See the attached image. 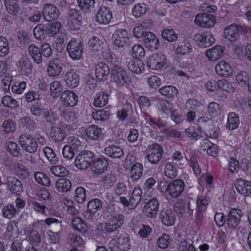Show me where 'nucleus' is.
<instances>
[{"mask_svg": "<svg viewBox=\"0 0 251 251\" xmlns=\"http://www.w3.org/2000/svg\"><path fill=\"white\" fill-rule=\"evenodd\" d=\"M75 201L79 203H82L86 199L85 189L82 187H78L75 189Z\"/></svg>", "mask_w": 251, "mask_h": 251, "instance_id": "obj_62", "label": "nucleus"}, {"mask_svg": "<svg viewBox=\"0 0 251 251\" xmlns=\"http://www.w3.org/2000/svg\"><path fill=\"white\" fill-rule=\"evenodd\" d=\"M18 211L13 205L8 204L4 206L2 209V215L4 217L11 219L13 217Z\"/></svg>", "mask_w": 251, "mask_h": 251, "instance_id": "obj_51", "label": "nucleus"}, {"mask_svg": "<svg viewBox=\"0 0 251 251\" xmlns=\"http://www.w3.org/2000/svg\"><path fill=\"white\" fill-rule=\"evenodd\" d=\"M113 42L119 48H125L129 45V38L127 31L124 29L116 30L113 35Z\"/></svg>", "mask_w": 251, "mask_h": 251, "instance_id": "obj_8", "label": "nucleus"}, {"mask_svg": "<svg viewBox=\"0 0 251 251\" xmlns=\"http://www.w3.org/2000/svg\"><path fill=\"white\" fill-rule=\"evenodd\" d=\"M65 68L64 62L59 59L50 61L48 67V73L51 77L58 76Z\"/></svg>", "mask_w": 251, "mask_h": 251, "instance_id": "obj_13", "label": "nucleus"}, {"mask_svg": "<svg viewBox=\"0 0 251 251\" xmlns=\"http://www.w3.org/2000/svg\"><path fill=\"white\" fill-rule=\"evenodd\" d=\"M50 134L51 139L55 142H61L65 137L64 130L60 127L52 128Z\"/></svg>", "mask_w": 251, "mask_h": 251, "instance_id": "obj_44", "label": "nucleus"}, {"mask_svg": "<svg viewBox=\"0 0 251 251\" xmlns=\"http://www.w3.org/2000/svg\"><path fill=\"white\" fill-rule=\"evenodd\" d=\"M5 149L13 157H18L21 154V150L16 142L12 141L6 142Z\"/></svg>", "mask_w": 251, "mask_h": 251, "instance_id": "obj_33", "label": "nucleus"}, {"mask_svg": "<svg viewBox=\"0 0 251 251\" xmlns=\"http://www.w3.org/2000/svg\"><path fill=\"white\" fill-rule=\"evenodd\" d=\"M67 50L70 57L74 60H79L83 53L81 44L75 40H71L67 46Z\"/></svg>", "mask_w": 251, "mask_h": 251, "instance_id": "obj_10", "label": "nucleus"}, {"mask_svg": "<svg viewBox=\"0 0 251 251\" xmlns=\"http://www.w3.org/2000/svg\"><path fill=\"white\" fill-rule=\"evenodd\" d=\"M86 136L91 140H97L102 135L101 128L97 126L91 125L85 129Z\"/></svg>", "mask_w": 251, "mask_h": 251, "instance_id": "obj_30", "label": "nucleus"}, {"mask_svg": "<svg viewBox=\"0 0 251 251\" xmlns=\"http://www.w3.org/2000/svg\"><path fill=\"white\" fill-rule=\"evenodd\" d=\"M43 151L46 158L51 164H54L57 163L58 158L54 151L51 148L46 147L44 149Z\"/></svg>", "mask_w": 251, "mask_h": 251, "instance_id": "obj_57", "label": "nucleus"}, {"mask_svg": "<svg viewBox=\"0 0 251 251\" xmlns=\"http://www.w3.org/2000/svg\"><path fill=\"white\" fill-rule=\"evenodd\" d=\"M17 65L21 72L25 75H29L31 74L32 70V65L29 63L28 60L25 58L20 59L17 62Z\"/></svg>", "mask_w": 251, "mask_h": 251, "instance_id": "obj_39", "label": "nucleus"}, {"mask_svg": "<svg viewBox=\"0 0 251 251\" xmlns=\"http://www.w3.org/2000/svg\"><path fill=\"white\" fill-rule=\"evenodd\" d=\"M159 217L162 223L167 226H172L175 223V215L171 209H163L161 211Z\"/></svg>", "mask_w": 251, "mask_h": 251, "instance_id": "obj_25", "label": "nucleus"}, {"mask_svg": "<svg viewBox=\"0 0 251 251\" xmlns=\"http://www.w3.org/2000/svg\"><path fill=\"white\" fill-rule=\"evenodd\" d=\"M127 67L130 71L137 74H141L145 70L144 62L137 58L132 59L129 61Z\"/></svg>", "mask_w": 251, "mask_h": 251, "instance_id": "obj_27", "label": "nucleus"}, {"mask_svg": "<svg viewBox=\"0 0 251 251\" xmlns=\"http://www.w3.org/2000/svg\"><path fill=\"white\" fill-rule=\"evenodd\" d=\"M102 208V202L99 199H94L90 201L87 204V209L91 214H95Z\"/></svg>", "mask_w": 251, "mask_h": 251, "instance_id": "obj_42", "label": "nucleus"}, {"mask_svg": "<svg viewBox=\"0 0 251 251\" xmlns=\"http://www.w3.org/2000/svg\"><path fill=\"white\" fill-rule=\"evenodd\" d=\"M109 165V163L105 158H97L93 160L92 166L95 168L96 172L102 174L106 170Z\"/></svg>", "mask_w": 251, "mask_h": 251, "instance_id": "obj_29", "label": "nucleus"}, {"mask_svg": "<svg viewBox=\"0 0 251 251\" xmlns=\"http://www.w3.org/2000/svg\"><path fill=\"white\" fill-rule=\"evenodd\" d=\"M72 225L74 229L82 233H85L87 229V225L79 218H75L72 221Z\"/></svg>", "mask_w": 251, "mask_h": 251, "instance_id": "obj_49", "label": "nucleus"}, {"mask_svg": "<svg viewBox=\"0 0 251 251\" xmlns=\"http://www.w3.org/2000/svg\"><path fill=\"white\" fill-rule=\"evenodd\" d=\"M142 191L140 188L135 187L130 197L129 202L131 208H134L136 207L141 200Z\"/></svg>", "mask_w": 251, "mask_h": 251, "instance_id": "obj_36", "label": "nucleus"}, {"mask_svg": "<svg viewBox=\"0 0 251 251\" xmlns=\"http://www.w3.org/2000/svg\"><path fill=\"white\" fill-rule=\"evenodd\" d=\"M120 249L123 251H127L130 248L129 236L127 234H124L118 239Z\"/></svg>", "mask_w": 251, "mask_h": 251, "instance_id": "obj_54", "label": "nucleus"}, {"mask_svg": "<svg viewBox=\"0 0 251 251\" xmlns=\"http://www.w3.org/2000/svg\"><path fill=\"white\" fill-rule=\"evenodd\" d=\"M61 24L59 22H54L45 25V29L47 34L50 37H52L56 35L59 31Z\"/></svg>", "mask_w": 251, "mask_h": 251, "instance_id": "obj_45", "label": "nucleus"}, {"mask_svg": "<svg viewBox=\"0 0 251 251\" xmlns=\"http://www.w3.org/2000/svg\"><path fill=\"white\" fill-rule=\"evenodd\" d=\"M95 159V155L93 152L88 151H82L75 158V165L79 169L85 170L92 166Z\"/></svg>", "mask_w": 251, "mask_h": 251, "instance_id": "obj_3", "label": "nucleus"}, {"mask_svg": "<svg viewBox=\"0 0 251 251\" xmlns=\"http://www.w3.org/2000/svg\"><path fill=\"white\" fill-rule=\"evenodd\" d=\"M164 174L168 178L173 179L176 176L177 171L170 163H168L165 167Z\"/></svg>", "mask_w": 251, "mask_h": 251, "instance_id": "obj_58", "label": "nucleus"}, {"mask_svg": "<svg viewBox=\"0 0 251 251\" xmlns=\"http://www.w3.org/2000/svg\"><path fill=\"white\" fill-rule=\"evenodd\" d=\"M19 143L22 148L26 152L34 153L38 149L35 139L30 134H22L19 138Z\"/></svg>", "mask_w": 251, "mask_h": 251, "instance_id": "obj_4", "label": "nucleus"}, {"mask_svg": "<svg viewBox=\"0 0 251 251\" xmlns=\"http://www.w3.org/2000/svg\"><path fill=\"white\" fill-rule=\"evenodd\" d=\"M195 22L196 25L200 26L210 28L214 25L216 21L212 14L201 13L196 16Z\"/></svg>", "mask_w": 251, "mask_h": 251, "instance_id": "obj_11", "label": "nucleus"}, {"mask_svg": "<svg viewBox=\"0 0 251 251\" xmlns=\"http://www.w3.org/2000/svg\"><path fill=\"white\" fill-rule=\"evenodd\" d=\"M167 59L162 53H154L151 55L147 59L148 67L153 70H161L166 65Z\"/></svg>", "mask_w": 251, "mask_h": 251, "instance_id": "obj_7", "label": "nucleus"}, {"mask_svg": "<svg viewBox=\"0 0 251 251\" xmlns=\"http://www.w3.org/2000/svg\"><path fill=\"white\" fill-rule=\"evenodd\" d=\"M9 48L7 40L3 36L0 37V56H4L9 52Z\"/></svg>", "mask_w": 251, "mask_h": 251, "instance_id": "obj_59", "label": "nucleus"}, {"mask_svg": "<svg viewBox=\"0 0 251 251\" xmlns=\"http://www.w3.org/2000/svg\"><path fill=\"white\" fill-rule=\"evenodd\" d=\"M34 178L37 182L42 185L48 187L50 185V180L49 177L42 172H38L34 174Z\"/></svg>", "mask_w": 251, "mask_h": 251, "instance_id": "obj_47", "label": "nucleus"}, {"mask_svg": "<svg viewBox=\"0 0 251 251\" xmlns=\"http://www.w3.org/2000/svg\"><path fill=\"white\" fill-rule=\"evenodd\" d=\"M31 114L36 117L42 116L46 119V121L51 124L54 123L56 119L51 110H48L42 106L40 103H36L32 105L30 108Z\"/></svg>", "mask_w": 251, "mask_h": 251, "instance_id": "obj_5", "label": "nucleus"}, {"mask_svg": "<svg viewBox=\"0 0 251 251\" xmlns=\"http://www.w3.org/2000/svg\"><path fill=\"white\" fill-rule=\"evenodd\" d=\"M159 93L163 96L168 98H173L178 94V90L172 85L166 86L159 90Z\"/></svg>", "mask_w": 251, "mask_h": 251, "instance_id": "obj_43", "label": "nucleus"}, {"mask_svg": "<svg viewBox=\"0 0 251 251\" xmlns=\"http://www.w3.org/2000/svg\"><path fill=\"white\" fill-rule=\"evenodd\" d=\"M33 32L35 38L39 40H44L48 35L45 29V25H37L34 27Z\"/></svg>", "mask_w": 251, "mask_h": 251, "instance_id": "obj_46", "label": "nucleus"}, {"mask_svg": "<svg viewBox=\"0 0 251 251\" xmlns=\"http://www.w3.org/2000/svg\"><path fill=\"white\" fill-rule=\"evenodd\" d=\"M67 146L73 150L76 153L81 148V142L78 139L75 137H70L68 139Z\"/></svg>", "mask_w": 251, "mask_h": 251, "instance_id": "obj_50", "label": "nucleus"}, {"mask_svg": "<svg viewBox=\"0 0 251 251\" xmlns=\"http://www.w3.org/2000/svg\"><path fill=\"white\" fill-rule=\"evenodd\" d=\"M62 91V88L60 82L58 81H53L50 85V95L53 98H58Z\"/></svg>", "mask_w": 251, "mask_h": 251, "instance_id": "obj_56", "label": "nucleus"}, {"mask_svg": "<svg viewBox=\"0 0 251 251\" xmlns=\"http://www.w3.org/2000/svg\"><path fill=\"white\" fill-rule=\"evenodd\" d=\"M26 86V82L25 81L18 82H16L11 87V90L13 93L18 94H21L23 93Z\"/></svg>", "mask_w": 251, "mask_h": 251, "instance_id": "obj_64", "label": "nucleus"}, {"mask_svg": "<svg viewBox=\"0 0 251 251\" xmlns=\"http://www.w3.org/2000/svg\"><path fill=\"white\" fill-rule=\"evenodd\" d=\"M103 44L102 40L100 38L94 36L90 39L88 42L89 46L92 49L95 51H99L102 49V46Z\"/></svg>", "mask_w": 251, "mask_h": 251, "instance_id": "obj_53", "label": "nucleus"}, {"mask_svg": "<svg viewBox=\"0 0 251 251\" xmlns=\"http://www.w3.org/2000/svg\"><path fill=\"white\" fill-rule=\"evenodd\" d=\"M60 15V12L57 7L51 3L44 4L42 10V15L44 19L51 22L57 19Z\"/></svg>", "mask_w": 251, "mask_h": 251, "instance_id": "obj_12", "label": "nucleus"}, {"mask_svg": "<svg viewBox=\"0 0 251 251\" xmlns=\"http://www.w3.org/2000/svg\"><path fill=\"white\" fill-rule=\"evenodd\" d=\"M111 64L113 65L111 71L112 80L118 85H124L128 79L126 71L122 68L119 62H116V59L112 58Z\"/></svg>", "mask_w": 251, "mask_h": 251, "instance_id": "obj_1", "label": "nucleus"}, {"mask_svg": "<svg viewBox=\"0 0 251 251\" xmlns=\"http://www.w3.org/2000/svg\"><path fill=\"white\" fill-rule=\"evenodd\" d=\"M239 125L238 115L234 112L228 113L226 127L229 130L236 129Z\"/></svg>", "mask_w": 251, "mask_h": 251, "instance_id": "obj_35", "label": "nucleus"}, {"mask_svg": "<svg viewBox=\"0 0 251 251\" xmlns=\"http://www.w3.org/2000/svg\"><path fill=\"white\" fill-rule=\"evenodd\" d=\"M146 158L151 164H156L161 160L163 152L162 147L157 143L150 145L147 150Z\"/></svg>", "mask_w": 251, "mask_h": 251, "instance_id": "obj_6", "label": "nucleus"}, {"mask_svg": "<svg viewBox=\"0 0 251 251\" xmlns=\"http://www.w3.org/2000/svg\"><path fill=\"white\" fill-rule=\"evenodd\" d=\"M144 41L146 47L150 50H156L159 47V42L155 34L151 32L145 33Z\"/></svg>", "mask_w": 251, "mask_h": 251, "instance_id": "obj_18", "label": "nucleus"}, {"mask_svg": "<svg viewBox=\"0 0 251 251\" xmlns=\"http://www.w3.org/2000/svg\"><path fill=\"white\" fill-rule=\"evenodd\" d=\"M28 52L33 61L37 64H40L42 62V57L40 49L34 44L28 46Z\"/></svg>", "mask_w": 251, "mask_h": 251, "instance_id": "obj_32", "label": "nucleus"}, {"mask_svg": "<svg viewBox=\"0 0 251 251\" xmlns=\"http://www.w3.org/2000/svg\"><path fill=\"white\" fill-rule=\"evenodd\" d=\"M55 187L59 192H67L70 190L72 183L69 179L61 178H59L56 182Z\"/></svg>", "mask_w": 251, "mask_h": 251, "instance_id": "obj_37", "label": "nucleus"}, {"mask_svg": "<svg viewBox=\"0 0 251 251\" xmlns=\"http://www.w3.org/2000/svg\"><path fill=\"white\" fill-rule=\"evenodd\" d=\"M7 184L9 190L17 195H20L23 191L21 181L16 178L11 176L7 177Z\"/></svg>", "mask_w": 251, "mask_h": 251, "instance_id": "obj_21", "label": "nucleus"}, {"mask_svg": "<svg viewBox=\"0 0 251 251\" xmlns=\"http://www.w3.org/2000/svg\"><path fill=\"white\" fill-rule=\"evenodd\" d=\"M4 4L9 14L15 15L18 13L19 7L17 0H4Z\"/></svg>", "mask_w": 251, "mask_h": 251, "instance_id": "obj_41", "label": "nucleus"}, {"mask_svg": "<svg viewBox=\"0 0 251 251\" xmlns=\"http://www.w3.org/2000/svg\"><path fill=\"white\" fill-rule=\"evenodd\" d=\"M161 35L164 39H165L170 42H175L176 41L178 38V34L172 29H163L162 31Z\"/></svg>", "mask_w": 251, "mask_h": 251, "instance_id": "obj_48", "label": "nucleus"}, {"mask_svg": "<svg viewBox=\"0 0 251 251\" xmlns=\"http://www.w3.org/2000/svg\"><path fill=\"white\" fill-rule=\"evenodd\" d=\"M109 73L110 69L106 64L100 62L96 65L95 75L98 80L100 81L106 80Z\"/></svg>", "mask_w": 251, "mask_h": 251, "instance_id": "obj_20", "label": "nucleus"}, {"mask_svg": "<svg viewBox=\"0 0 251 251\" xmlns=\"http://www.w3.org/2000/svg\"><path fill=\"white\" fill-rule=\"evenodd\" d=\"M224 50V47L217 46L208 50L206 52V55L210 61H214L223 56Z\"/></svg>", "mask_w": 251, "mask_h": 251, "instance_id": "obj_28", "label": "nucleus"}, {"mask_svg": "<svg viewBox=\"0 0 251 251\" xmlns=\"http://www.w3.org/2000/svg\"><path fill=\"white\" fill-rule=\"evenodd\" d=\"M174 48L176 53L181 55L191 52L192 50L191 45L188 42L179 43L176 47L174 45Z\"/></svg>", "mask_w": 251, "mask_h": 251, "instance_id": "obj_40", "label": "nucleus"}, {"mask_svg": "<svg viewBox=\"0 0 251 251\" xmlns=\"http://www.w3.org/2000/svg\"><path fill=\"white\" fill-rule=\"evenodd\" d=\"M147 7L145 3H138L132 8V14L136 17H140L147 11Z\"/></svg>", "mask_w": 251, "mask_h": 251, "instance_id": "obj_52", "label": "nucleus"}, {"mask_svg": "<svg viewBox=\"0 0 251 251\" xmlns=\"http://www.w3.org/2000/svg\"><path fill=\"white\" fill-rule=\"evenodd\" d=\"M242 215L241 210L234 208L230 209L226 219L227 228L230 230H235L240 223Z\"/></svg>", "mask_w": 251, "mask_h": 251, "instance_id": "obj_9", "label": "nucleus"}, {"mask_svg": "<svg viewBox=\"0 0 251 251\" xmlns=\"http://www.w3.org/2000/svg\"><path fill=\"white\" fill-rule=\"evenodd\" d=\"M78 75L74 71L67 72L65 75V81L66 85L71 88H75L79 84Z\"/></svg>", "mask_w": 251, "mask_h": 251, "instance_id": "obj_26", "label": "nucleus"}, {"mask_svg": "<svg viewBox=\"0 0 251 251\" xmlns=\"http://www.w3.org/2000/svg\"><path fill=\"white\" fill-rule=\"evenodd\" d=\"M104 152L113 159H120L124 154L123 150L118 146H109L105 148Z\"/></svg>", "mask_w": 251, "mask_h": 251, "instance_id": "obj_24", "label": "nucleus"}, {"mask_svg": "<svg viewBox=\"0 0 251 251\" xmlns=\"http://www.w3.org/2000/svg\"><path fill=\"white\" fill-rule=\"evenodd\" d=\"M159 202L153 198L147 202L143 208V213L148 217H154L158 211Z\"/></svg>", "mask_w": 251, "mask_h": 251, "instance_id": "obj_16", "label": "nucleus"}, {"mask_svg": "<svg viewBox=\"0 0 251 251\" xmlns=\"http://www.w3.org/2000/svg\"><path fill=\"white\" fill-rule=\"evenodd\" d=\"M194 40L197 42L199 47L207 48L215 42V38L211 33L203 34H197L194 36Z\"/></svg>", "mask_w": 251, "mask_h": 251, "instance_id": "obj_15", "label": "nucleus"}, {"mask_svg": "<svg viewBox=\"0 0 251 251\" xmlns=\"http://www.w3.org/2000/svg\"><path fill=\"white\" fill-rule=\"evenodd\" d=\"M109 95L102 92L97 94L94 101V105L95 107H102L104 106L108 102Z\"/></svg>", "mask_w": 251, "mask_h": 251, "instance_id": "obj_38", "label": "nucleus"}, {"mask_svg": "<svg viewBox=\"0 0 251 251\" xmlns=\"http://www.w3.org/2000/svg\"><path fill=\"white\" fill-rule=\"evenodd\" d=\"M1 102L4 106L11 109H16L19 106L18 101L9 96H4Z\"/></svg>", "mask_w": 251, "mask_h": 251, "instance_id": "obj_55", "label": "nucleus"}, {"mask_svg": "<svg viewBox=\"0 0 251 251\" xmlns=\"http://www.w3.org/2000/svg\"><path fill=\"white\" fill-rule=\"evenodd\" d=\"M215 71L218 75L224 77L229 76L233 73L229 63L225 61H220L216 65Z\"/></svg>", "mask_w": 251, "mask_h": 251, "instance_id": "obj_22", "label": "nucleus"}, {"mask_svg": "<svg viewBox=\"0 0 251 251\" xmlns=\"http://www.w3.org/2000/svg\"><path fill=\"white\" fill-rule=\"evenodd\" d=\"M112 16V12L108 7L101 6L97 13L96 19L99 23L106 25L110 22Z\"/></svg>", "mask_w": 251, "mask_h": 251, "instance_id": "obj_19", "label": "nucleus"}, {"mask_svg": "<svg viewBox=\"0 0 251 251\" xmlns=\"http://www.w3.org/2000/svg\"><path fill=\"white\" fill-rule=\"evenodd\" d=\"M143 166L140 163L136 162L132 166L130 172V176L133 181H137L142 176Z\"/></svg>", "mask_w": 251, "mask_h": 251, "instance_id": "obj_31", "label": "nucleus"}, {"mask_svg": "<svg viewBox=\"0 0 251 251\" xmlns=\"http://www.w3.org/2000/svg\"><path fill=\"white\" fill-rule=\"evenodd\" d=\"M163 184L162 190L169 193L171 197L176 198L179 196L184 189V183L182 180L177 179L171 181L169 184L166 182H161Z\"/></svg>", "mask_w": 251, "mask_h": 251, "instance_id": "obj_2", "label": "nucleus"}, {"mask_svg": "<svg viewBox=\"0 0 251 251\" xmlns=\"http://www.w3.org/2000/svg\"><path fill=\"white\" fill-rule=\"evenodd\" d=\"M242 31V26L236 25H231L225 28V37L228 40L233 42L239 38V33Z\"/></svg>", "mask_w": 251, "mask_h": 251, "instance_id": "obj_14", "label": "nucleus"}, {"mask_svg": "<svg viewBox=\"0 0 251 251\" xmlns=\"http://www.w3.org/2000/svg\"><path fill=\"white\" fill-rule=\"evenodd\" d=\"M235 187L238 193L244 196L251 194V182L244 179H237L235 183Z\"/></svg>", "mask_w": 251, "mask_h": 251, "instance_id": "obj_17", "label": "nucleus"}, {"mask_svg": "<svg viewBox=\"0 0 251 251\" xmlns=\"http://www.w3.org/2000/svg\"><path fill=\"white\" fill-rule=\"evenodd\" d=\"M236 80L241 86H246L249 81V77L246 72H240L236 75Z\"/></svg>", "mask_w": 251, "mask_h": 251, "instance_id": "obj_63", "label": "nucleus"}, {"mask_svg": "<svg viewBox=\"0 0 251 251\" xmlns=\"http://www.w3.org/2000/svg\"><path fill=\"white\" fill-rule=\"evenodd\" d=\"M92 116L95 120L105 121L106 120L109 116V112L107 111L100 110L92 113Z\"/></svg>", "mask_w": 251, "mask_h": 251, "instance_id": "obj_61", "label": "nucleus"}, {"mask_svg": "<svg viewBox=\"0 0 251 251\" xmlns=\"http://www.w3.org/2000/svg\"><path fill=\"white\" fill-rule=\"evenodd\" d=\"M50 171L53 175L58 176H64L68 173L67 169L61 165L52 166L50 168Z\"/></svg>", "mask_w": 251, "mask_h": 251, "instance_id": "obj_60", "label": "nucleus"}, {"mask_svg": "<svg viewBox=\"0 0 251 251\" xmlns=\"http://www.w3.org/2000/svg\"><path fill=\"white\" fill-rule=\"evenodd\" d=\"M61 100L66 106H74L77 102V96L71 91H65L61 95Z\"/></svg>", "mask_w": 251, "mask_h": 251, "instance_id": "obj_23", "label": "nucleus"}, {"mask_svg": "<svg viewBox=\"0 0 251 251\" xmlns=\"http://www.w3.org/2000/svg\"><path fill=\"white\" fill-rule=\"evenodd\" d=\"M80 9L86 14L91 12L95 6V0H76Z\"/></svg>", "mask_w": 251, "mask_h": 251, "instance_id": "obj_34", "label": "nucleus"}]
</instances>
